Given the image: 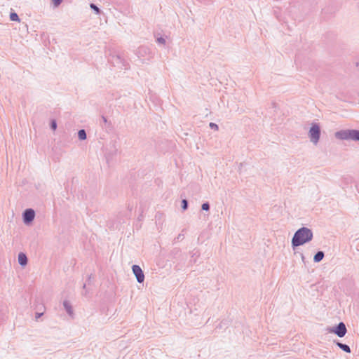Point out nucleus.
<instances>
[{"label": "nucleus", "mask_w": 359, "mask_h": 359, "mask_svg": "<svg viewBox=\"0 0 359 359\" xmlns=\"http://www.w3.org/2000/svg\"><path fill=\"white\" fill-rule=\"evenodd\" d=\"M34 211L32 209H28L25 212L24 220L25 222H29L34 218Z\"/></svg>", "instance_id": "obj_6"}, {"label": "nucleus", "mask_w": 359, "mask_h": 359, "mask_svg": "<svg viewBox=\"0 0 359 359\" xmlns=\"http://www.w3.org/2000/svg\"><path fill=\"white\" fill-rule=\"evenodd\" d=\"M309 137L314 144H317L320 138V128L316 124H313L309 130Z\"/></svg>", "instance_id": "obj_2"}, {"label": "nucleus", "mask_w": 359, "mask_h": 359, "mask_svg": "<svg viewBox=\"0 0 359 359\" xmlns=\"http://www.w3.org/2000/svg\"><path fill=\"white\" fill-rule=\"evenodd\" d=\"M133 271L139 283H142L144 280V275L141 268L137 265L133 266Z\"/></svg>", "instance_id": "obj_3"}, {"label": "nucleus", "mask_w": 359, "mask_h": 359, "mask_svg": "<svg viewBox=\"0 0 359 359\" xmlns=\"http://www.w3.org/2000/svg\"><path fill=\"white\" fill-rule=\"evenodd\" d=\"M51 127L53 128V130H55L56 129V127H57V124H56V122L55 121H53L52 123H51Z\"/></svg>", "instance_id": "obj_18"}, {"label": "nucleus", "mask_w": 359, "mask_h": 359, "mask_svg": "<svg viewBox=\"0 0 359 359\" xmlns=\"http://www.w3.org/2000/svg\"><path fill=\"white\" fill-rule=\"evenodd\" d=\"M202 209L204 210H209V205L208 203H203L202 205Z\"/></svg>", "instance_id": "obj_16"}, {"label": "nucleus", "mask_w": 359, "mask_h": 359, "mask_svg": "<svg viewBox=\"0 0 359 359\" xmlns=\"http://www.w3.org/2000/svg\"><path fill=\"white\" fill-rule=\"evenodd\" d=\"M42 313H36V318H38L41 316Z\"/></svg>", "instance_id": "obj_20"}, {"label": "nucleus", "mask_w": 359, "mask_h": 359, "mask_svg": "<svg viewBox=\"0 0 359 359\" xmlns=\"http://www.w3.org/2000/svg\"><path fill=\"white\" fill-rule=\"evenodd\" d=\"M312 238L313 233L311 231L307 228L303 227L294 233L292 243L294 246H299L310 241Z\"/></svg>", "instance_id": "obj_1"}, {"label": "nucleus", "mask_w": 359, "mask_h": 359, "mask_svg": "<svg viewBox=\"0 0 359 359\" xmlns=\"http://www.w3.org/2000/svg\"><path fill=\"white\" fill-rule=\"evenodd\" d=\"M158 41H159L160 42H163V41H164V40H163V39H158Z\"/></svg>", "instance_id": "obj_21"}, {"label": "nucleus", "mask_w": 359, "mask_h": 359, "mask_svg": "<svg viewBox=\"0 0 359 359\" xmlns=\"http://www.w3.org/2000/svg\"><path fill=\"white\" fill-rule=\"evenodd\" d=\"M182 208H183L184 210H186V209H187V201L186 200H183V201H182Z\"/></svg>", "instance_id": "obj_15"}, {"label": "nucleus", "mask_w": 359, "mask_h": 359, "mask_svg": "<svg viewBox=\"0 0 359 359\" xmlns=\"http://www.w3.org/2000/svg\"><path fill=\"white\" fill-rule=\"evenodd\" d=\"M64 306L65 307L68 313L72 315V306L69 304V303L67 301L64 302Z\"/></svg>", "instance_id": "obj_11"}, {"label": "nucleus", "mask_w": 359, "mask_h": 359, "mask_svg": "<svg viewBox=\"0 0 359 359\" xmlns=\"http://www.w3.org/2000/svg\"><path fill=\"white\" fill-rule=\"evenodd\" d=\"M80 140H85L86 138V134L84 130H80L78 133Z\"/></svg>", "instance_id": "obj_12"}, {"label": "nucleus", "mask_w": 359, "mask_h": 359, "mask_svg": "<svg viewBox=\"0 0 359 359\" xmlns=\"http://www.w3.org/2000/svg\"><path fill=\"white\" fill-rule=\"evenodd\" d=\"M90 8H93L94 11H96L97 13H100L99 8L93 4H90Z\"/></svg>", "instance_id": "obj_14"}, {"label": "nucleus", "mask_w": 359, "mask_h": 359, "mask_svg": "<svg viewBox=\"0 0 359 359\" xmlns=\"http://www.w3.org/2000/svg\"><path fill=\"white\" fill-rule=\"evenodd\" d=\"M62 2V0H53V3L55 6H59Z\"/></svg>", "instance_id": "obj_17"}, {"label": "nucleus", "mask_w": 359, "mask_h": 359, "mask_svg": "<svg viewBox=\"0 0 359 359\" xmlns=\"http://www.w3.org/2000/svg\"><path fill=\"white\" fill-rule=\"evenodd\" d=\"M334 332L340 337H344L346 333V328L344 323H340L335 330H334Z\"/></svg>", "instance_id": "obj_5"}, {"label": "nucleus", "mask_w": 359, "mask_h": 359, "mask_svg": "<svg viewBox=\"0 0 359 359\" xmlns=\"http://www.w3.org/2000/svg\"><path fill=\"white\" fill-rule=\"evenodd\" d=\"M323 257H324V253L323 252L320 251L316 254L313 259L316 262H318L321 261L323 259Z\"/></svg>", "instance_id": "obj_9"}, {"label": "nucleus", "mask_w": 359, "mask_h": 359, "mask_svg": "<svg viewBox=\"0 0 359 359\" xmlns=\"http://www.w3.org/2000/svg\"><path fill=\"white\" fill-rule=\"evenodd\" d=\"M351 140L359 141V130H351Z\"/></svg>", "instance_id": "obj_8"}, {"label": "nucleus", "mask_w": 359, "mask_h": 359, "mask_svg": "<svg viewBox=\"0 0 359 359\" xmlns=\"http://www.w3.org/2000/svg\"><path fill=\"white\" fill-rule=\"evenodd\" d=\"M210 128H213L215 130H217L218 129V126L215 123H210Z\"/></svg>", "instance_id": "obj_19"}, {"label": "nucleus", "mask_w": 359, "mask_h": 359, "mask_svg": "<svg viewBox=\"0 0 359 359\" xmlns=\"http://www.w3.org/2000/svg\"><path fill=\"white\" fill-rule=\"evenodd\" d=\"M10 19L12 21H20V19L18 18V15L15 13H12L10 15Z\"/></svg>", "instance_id": "obj_13"}, {"label": "nucleus", "mask_w": 359, "mask_h": 359, "mask_svg": "<svg viewBox=\"0 0 359 359\" xmlns=\"http://www.w3.org/2000/svg\"><path fill=\"white\" fill-rule=\"evenodd\" d=\"M27 257L25 254L23 253H20L19 255H18V262L19 263L22 265V266H25L27 264Z\"/></svg>", "instance_id": "obj_7"}, {"label": "nucleus", "mask_w": 359, "mask_h": 359, "mask_svg": "<svg viewBox=\"0 0 359 359\" xmlns=\"http://www.w3.org/2000/svg\"><path fill=\"white\" fill-rule=\"evenodd\" d=\"M337 346L346 353L351 352V349L348 345L341 343H337Z\"/></svg>", "instance_id": "obj_10"}, {"label": "nucleus", "mask_w": 359, "mask_h": 359, "mask_svg": "<svg viewBox=\"0 0 359 359\" xmlns=\"http://www.w3.org/2000/svg\"><path fill=\"white\" fill-rule=\"evenodd\" d=\"M351 130H341L335 133V137L339 140H348L351 139Z\"/></svg>", "instance_id": "obj_4"}]
</instances>
